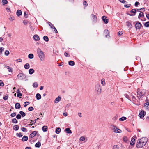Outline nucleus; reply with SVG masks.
I'll list each match as a JSON object with an SVG mask.
<instances>
[{"label": "nucleus", "mask_w": 149, "mask_h": 149, "mask_svg": "<svg viewBox=\"0 0 149 149\" xmlns=\"http://www.w3.org/2000/svg\"><path fill=\"white\" fill-rule=\"evenodd\" d=\"M147 141V139L146 137H143L139 139L137 141L136 147L139 148L142 147L146 144Z\"/></svg>", "instance_id": "1"}, {"label": "nucleus", "mask_w": 149, "mask_h": 149, "mask_svg": "<svg viewBox=\"0 0 149 149\" xmlns=\"http://www.w3.org/2000/svg\"><path fill=\"white\" fill-rule=\"evenodd\" d=\"M37 52L40 60L42 61H44L45 59V56L43 52L39 48L37 49Z\"/></svg>", "instance_id": "2"}, {"label": "nucleus", "mask_w": 149, "mask_h": 149, "mask_svg": "<svg viewBox=\"0 0 149 149\" xmlns=\"http://www.w3.org/2000/svg\"><path fill=\"white\" fill-rule=\"evenodd\" d=\"M146 93L145 90H140L138 89L137 91V97L138 99H140Z\"/></svg>", "instance_id": "3"}, {"label": "nucleus", "mask_w": 149, "mask_h": 149, "mask_svg": "<svg viewBox=\"0 0 149 149\" xmlns=\"http://www.w3.org/2000/svg\"><path fill=\"white\" fill-rule=\"evenodd\" d=\"M111 129L112 131L115 133H120L122 132L121 130L114 125H111Z\"/></svg>", "instance_id": "4"}, {"label": "nucleus", "mask_w": 149, "mask_h": 149, "mask_svg": "<svg viewBox=\"0 0 149 149\" xmlns=\"http://www.w3.org/2000/svg\"><path fill=\"white\" fill-rule=\"evenodd\" d=\"M95 91L97 94L99 95L101 92V88L100 85L97 84L95 86Z\"/></svg>", "instance_id": "5"}, {"label": "nucleus", "mask_w": 149, "mask_h": 149, "mask_svg": "<svg viewBox=\"0 0 149 149\" xmlns=\"http://www.w3.org/2000/svg\"><path fill=\"white\" fill-rule=\"evenodd\" d=\"M18 78L20 80H23L26 78L25 75L22 73H19L17 75Z\"/></svg>", "instance_id": "6"}, {"label": "nucleus", "mask_w": 149, "mask_h": 149, "mask_svg": "<svg viewBox=\"0 0 149 149\" xmlns=\"http://www.w3.org/2000/svg\"><path fill=\"white\" fill-rule=\"evenodd\" d=\"M146 114V113L143 111H142L140 113L139 116L141 118H143L144 117V116Z\"/></svg>", "instance_id": "7"}, {"label": "nucleus", "mask_w": 149, "mask_h": 149, "mask_svg": "<svg viewBox=\"0 0 149 149\" xmlns=\"http://www.w3.org/2000/svg\"><path fill=\"white\" fill-rule=\"evenodd\" d=\"M102 19L105 24H107L108 23V19H107V17L105 16H102Z\"/></svg>", "instance_id": "8"}, {"label": "nucleus", "mask_w": 149, "mask_h": 149, "mask_svg": "<svg viewBox=\"0 0 149 149\" xmlns=\"http://www.w3.org/2000/svg\"><path fill=\"white\" fill-rule=\"evenodd\" d=\"M142 26V25L140 22L137 23L135 24V28L136 29H140Z\"/></svg>", "instance_id": "9"}, {"label": "nucleus", "mask_w": 149, "mask_h": 149, "mask_svg": "<svg viewBox=\"0 0 149 149\" xmlns=\"http://www.w3.org/2000/svg\"><path fill=\"white\" fill-rule=\"evenodd\" d=\"M37 132H38L36 131H33L30 134L29 136L31 137V138L33 137L36 134Z\"/></svg>", "instance_id": "10"}, {"label": "nucleus", "mask_w": 149, "mask_h": 149, "mask_svg": "<svg viewBox=\"0 0 149 149\" xmlns=\"http://www.w3.org/2000/svg\"><path fill=\"white\" fill-rule=\"evenodd\" d=\"M61 99V96H59L55 100L54 102L55 103H58Z\"/></svg>", "instance_id": "11"}, {"label": "nucleus", "mask_w": 149, "mask_h": 149, "mask_svg": "<svg viewBox=\"0 0 149 149\" xmlns=\"http://www.w3.org/2000/svg\"><path fill=\"white\" fill-rule=\"evenodd\" d=\"M65 131L68 134H72V131L69 128H66L65 129Z\"/></svg>", "instance_id": "12"}, {"label": "nucleus", "mask_w": 149, "mask_h": 149, "mask_svg": "<svg viewBox=\"0 0 149 149\" xmlns=\"http://www.w3.org/2000/svg\"><path fill=\"white\" fill-rule=\"evenodd\" d=\"M33 38L36 41H38L40 40V38L39 36L36 34L34 35Z\"/></svg>", "instance_id": "13"}, {"label": "nucleus", "mask_w": 149, "mask_h": 149, "mask_svg": "<svg viewBox=\"0 0 149 149\" xmlns=\"http://www.w3.org/2000/svg\"><path fill=\"white\" fill-rule=\"evenodd\" d=\"M91 17H92V18L93 19V21L94 22H96L97 21V17L95 16L93 14H92L91 15Z\"/></svg>", "instance_id": "14"}, {"label": "nucleus", "mask_w": 149, "mask_h": 149, "mask_svg": "<svg viewBox=\"0 0 149 149\" xmlns=\"http://www.w3.org/2000/svg\"><path fill=\"white\" fill-rule=\"evenodd\" d=\"M15 108L16 109H19L21 107L20 104L19 103H16L15 104Z\"/></svg>", "instance_id": "15"}, {"label": "nucleus", "mask_w": 149, "mask_h": 149, "mask_svg": "<svg viewBox=\"0 0 149 149\" xmlns=\"http://www.w3.org/2000/svg\"><path fill=\"white\" fill-rule=\"evenodd\" d=\"M135 140L134 138H132L131 141L130 143V144L132 145H134L135 144Z\"/></svg>", "instance_id": "16"}, {"label": "nucleus", "mask_w": 149, "mask_h": 149, "mask_svg": "<svg viewBox=\"0 0 149 149\" xmlns=\"http://www.w3.org/2000/svg\"><path fill=\"white\" fill-rule=\"evenodd\" d=\"M130 12H131V13H133L134 14H129V15L130 16H134V15H135L136 13V12L135 11V10H134V9H133L132 10H131Z\"/></svg>", "instance_id": "17"}, {"label": "nucleus", "mask_w": 149, "mask_h": 149, "mask_svg": "<svg viewBox=\"0 0 149 149\" xmlns=\"http://www.w3.org/2000/svg\"><path fill=\"white\" fill-rule=\"evenodd\" d=\"M42 130L43 132H46L47 131L48 128H47V126L45 125V126H44L42 127Z\"/></svg>", "instance_id": "18"}, {"label": "nucleus", "mask_w": 149, "mask_h": 149, "mask_svg": "<svg viewBox=\"0 0 149 149\" xmlns=\"http://www.w3.org/2000/svg\"><path fill=\"white\" fill-rule=\"evenodd\" d=\"M5 67L8 70L9 72H12L13 70L12 68H10V67L7 65H5Z\"/></svg>", "instance_id": "19"}, {"label": "nucleus", "mask_w": 149, "mask_h": 149, "mask_svg": "<svg viewBox=\"0 0 149 149\" xmlns=\"http://www.w3.org/2000/svg\"><path fill=\"white\" fill-rule=\"evenodd\" d=\"M28 137L26 136H24L22 138V140L23 141H27L28 140Z\"/></svg>", "instance_id": "20"}, {"label": "nucleus", "mask_w": 149, "mask_h": 149, "mask_svg": "<svg viewBox=\"0 0 149 149\" xmlns=\"http://www.w3.org/2000/svg\"><path fill=\"white\" fill-rule=\"evenodd\" d=\"M69 65L73 66L75 65V63L74 61H70L68 63Z\"/></svg>", "instance_id": "21"}, {"label": "nucleus", "mask_w": 149, "mask_h": 149, "mask_svg": "<svg viewBox=\"0 0 149 149\" xmlns=\"http://www.w3.org/2000/svg\"><path fill=\"white\" fill-rule=\"evenodd\" d=\"M104 33L105 34H107V33L108 34L107 35H105V37L106 38H108V37H109V32L108 30H105V31H104Z\"/></svg>", "instance_id": "22"}, {"label": "nucleus", "mask_w": 149, "mask_h": 149, "mask_svg": "<svg viewBox=\"0 0 149 149\" xmlns=\"http://www.w3.org/2000/svg\"><path fill=\"white\" fill-rule=\"evenodd\" d=\"M29 72L30 74H31L34 73V70L33 69L31 68L29 70Z\"/></svg>", "instance_id": "23"}, {"label": "nucleus", "mask_w": 149, "mask_h": 149, "mask_svg": "<svg viewBox=\"0 0 149 149\" xmlns=\"http://www.w3.org/2000/svg\"><path fill=\"white\" fill-rule=\"evenodd\" d=\"M17 15L18 16H19L20 15H21L22 14V12L21 10H18L17 11V13H16Z\"/></svg>", "instance_id": "24"}, {"label": "nucleus", "mask_w": 149, "mask_h": 149, "mask_svg": "<svg viewBox=\"0 0 149 149\" xmlns=\"http://www.w3.org/2000/svg\"><path fill=\"white\" fill-rule=\"evenodd\" d=\"M41 146V143L40 142L38 141L35 145V146L36 147L39 148Z\"/></svg>", "instance_id": "25"}, {"label": "nucleus", "mask_w": 149, "mask_h": 149, "mask_svg": "<svg viewBox=\"0 0 149 149\" xmlns=\"http://www.w3.org/2000/svg\"><path fill=\"white\" fill-rule=\"evenodd\" d=\"M144 106L147 109H149V104L148 102L145 103L144 104Z\"/></svg>", "instance_id": "26"}, {"label": "nucleus", "mask_w": 149, "mask_h": 149, "mask_svg": "<svg viewBox=\"0 0 149 149\" xmlns=\"http://www.w3.org/2000/svg\"><path fill=\"white\" fill-rule=\"evenodd\" d=\"M61 131V128L59 127H58L56 129L55 132L56 134H58L60 133Z\"/></svg>", "instance_id": "27"}, {"label": "nucleus", "mask_w": 149, "mask_h": 149, "mask_svg": "<svg viewBox=\"0 0 149 149\" xmlns=\"http://www.w3.org/2000/svg\"><path fill=\"white\" fill-rule=\"evenodd\" d=\"M24 67L25 69H28L30 68V65L28 63H26L24 65Z\"/></svg>", "instance_id": "28"}, {"label": "nucleus", "mask_w": 149, "mask_h": 149, "mask_svg": "<svg viewBox=\"0 0 149 149\" xmlns=\"http://www.w3.org/2000/svg\"><path fill=\"white\" fill-rule=\"evenodd\" d=\"M36 97L37 100H39L41 98V95L39 93H37L36 95Z\"/></svg>", "instance_id": "29"}, {"label": "nucleus", "mask_w": 149, "mask_h": 149, "mask_svg": "<svg viewBox=\"0 0 149 149\" xmlns=\"http://www.w3.org/2000/svg\"><path fill=\"white\" fill-rule=\"evenodd\" d=\"M126 24L127 26L131 28L132 26V25L131 23L128 21H127L126 22Z\"/></svg>", "instance_id": "30"}, {"label": "nucleus", "mask_w": 149, "mask_h": 149, "mask_svg": "<svg viewBox=\"0 0 149 149\" xmlns=\"http://www.w3.org/2000/svg\"><path fill=\"white\" fill-rule=\"evenodd\" d=\"M19 127L18 125H15L13 127V129L15 131L19 129Z\"/></svg>", "instance_id": "31"}, {"label": "nucleus", "mask_w": 149, "mask_h": 149, "mask_svg": "<svg viewBox=\"0 0 149 149\" xmlns=\"http://www.w3.org/2000/svg\"><path fill=\"white\" fill-rule=\"evenodd\" d=\"M28 58L31 59H33V58L34 56L32 54H30L28 56Z\"/></svg>", "instance_id": "32"}, {"label": "nucleus", "mask_w": 149, "mask_h": 149, "mask_svg": "<svg viewBox=\"0 0 149 149\" xmlns=\"http://www.w3.org/2000/svg\"><path fill=\"white\" fill-rule=\"evenodd\" d=\"M43 39L46 42H48L49 41V39L48 37L47 36H44L43 38Z\"/></svg>", "instance_id": "33"}, {"label": "nucleus", "mask_w": 149, "mask_h": 149, "mask_svg": "<svg viewBox=\"0 0 149 149\" xmlns=\"http://www.w3.org/2000/svg\"><path fill=\"white\" fill-rule=\"evenodd\" d=\"M101 84H102L104 86L105 84V79H102L101 80Z\"/></svg>", "instance_id": "34"}, {"label": "nucleus", "mask_w": 149, "mask_h": 149, "mask_svg": "<svg viewBox=\"0 0 149 149\" xmlns=\"http://www.w3.org/2000/svg\"><path fill=\"white\" fill-rule=\"evenodd\" d=\"M19 113L22 116V117H24L25 116L26 114L25 113L22 111H20Z\"/></svg>", "instance_id": "35"}, {"label": "nucleus", "mask_w": 149, "mask_h": 149, "mask_svg": "<svg viewBox=\"0 0 149 149\" xmlns=\"http://www.w3.org/2000/svg\"><path fill=\"white\" fill-rule=\"evenodd\" d=\"M126 119V117H123L119 119V120L120 121H123Z\"/></svg>", "instance_id": "36"}, {"label": "nucleus", "mask_w": 149, "mask_h": 149, "mask_svg": "<svg viewBox=\"0 0 149 149\" xmlns=\"http://www.w3.org/2000/svg\"><path fill=\"white\" fill-rule=\"evenodd\" d=\"M123 141L125 142H127L128 141V138L126 136H125L123 138Z\"/></svg>", "instance_id": "37"}, {"label": "nucleus", "mask_w": 149, "mask_h": 149, "mask_svg": "<svg viewBox=\"0 0 149 149\" xmlns=\"http://www.w3.org/2000/svg\"><path fill=\"white\" fill-rule=\"evenodd\" d=\"M9 19L10 21H12L15 20V17L13 16H10Z\"/></svg>", "instance_id": "38"}, {"label": "nucleus", "mask_w": 149, "mask_h": 149, "mask_svg": "<svg viewBox=\"0 0 149 149\" xmlns=\"http://www.w3.org/2000/svg\"><path fill=\"white\" fill-rule=\"evenodd\" d=\"M12 122L14 123H17V120L15 118H14L12 120Z\"/></svg>", "instance_id": "39"}, {"label": "nucleus", "mask_w": 149, "mask_h": 149, "mask_svg": "<svg viewBox=\"0 0 149 149\" xmlns=\"http://www.w3.org/2000/svg\"><path fill=\"white\" fill-rule=\"evenodd\" d=\"M2 2L3 3V5H4L7 4L8 1L7 0H2Z\"/></svg>", "instance_id": "40"}, {"label": "nucleus", "mask_w": 149, "mask_h": 149, "mask_svg": "<svg viewBox=\"0 0 149 149\" xmlns=\"http://www.w3.org/2000/svg\"><path fill=\"white\" fill-rule=\"evenodd\" d=\"M48 23L52 29H53L54 28V26L50 22H48Z\"/></svg>", "instance_id": "41"}, {"label": "nucleus", "mask_w": 149, "mask_h": 149, "mask_svg": "<svg viewBox=\"0 0 149 149\" xmlns=\"http://www.w3.org/2000/svg\"><path fill=\"white\" fill-rule=\"evenodd\" d=\"M144 26L146 27H149V21L146 22L145 23Z\"/></svg>", "instance_id": "42"}, {"label": "nucleus", "mask_w": 149, "mask_h": 149, "mask_svg": "<svg viewBox=\"0 0 149 149\" xmlns=\"http://www.w3.org/2000/svg\"><path fill=\"white\" fill-rule=\"evenodd\" d=\"M21 129V130L24 132H27V129L25 127H22Z\"/></svg>", "instance_id": "43"}, {"label": "nucleus", "mask_w": 149, "mask_h": 149, "mask_svg": "<svg viewBox=\"0 0 149 149\" xmlns=\"http://www.w3.org/2000/svg\"><path fill=\"white\" fill-rule=\"evenodd\" d=\"M33 86L34 87L36 88L38 86V84L36 82H35L33 84Z\"/></svg>", "instance_id": "44"}, {"label": "nucleus", "mask_w": 149, "mask_h": 149, "mask_svg": "<svg viewBox=\"0 0 149 149\" xmlns=\"http://www.w3.org/2000/svg\"><path fill=\"white\" fill-rule=\"evenodd\" d=\"M16 135L17 136H18L19 137H21L22 136V135L21 133L20 132L17 133Z\"/></svg>", "instance_id": "45"}, {"label": "nucleus", "mask_w": 149, "mask_h": 149, "mask_svg": "<svg viewBox=\"0 0 149 149\" xmlns=\"http://www.w3.org/2000/svg\"><path fill=\"white\" fill-rule=\"evenodd\" d=\"M21 116L20 114H17L16 116V118L17 119H20L21 118Z\"/></svg>", "instance_id": "46"}, {"label": "nucleus", "mask_w": 149, "mask_h": 149, "mask_svg": "<svg viewBox=\"0 0 149 149\" xmlns=\"http://www.w3.org/2000/svg\"><path fill=\"white\" fill-rule=\"evenodd\" d=\"M143 15V13L142 12H141L139 15L138 17L139 18L140 17H142Z\"/></svg>", "instance_id": "47"}, {"label": "nucleus", "mask_w": 149, "mask_h": 149, "mask_svg": "<svg viewBox=\"0 0 149 149\" xmlns=\"http://www.w3.org/2000/svg\"><path fill=\"white\" fill-rule=\"evenodd\" d=\"M34 109V108L32 107H30L28 108V110L29 111H31Z\"/></svg>", "instance_id": "48"}, {"label": "nucleus", "mask_w": 149, "mask_h": 149, "mask_svg": "<svg viewBox=\"0 0 149 149\" xmlns=\"http://www.w3.org/2000/svg\"><path fill=\"white\" fill-rule=\"evenodd\" d=\"M29 102L26 101L24 103V107H26L28 104H29Z\"/></svg>", "instance_id": "49"}, {"label": "nucleus", "mask_w": 149, "mask_h": 149, "mask_svg": "<svg viewBox=\"0 0 149 149\" xmlns=\"http://www.w3.org/2000/svg\"><path fill=\"white\" fill-rule=\"evenodd\" d=\"M9 54V52L8 50H6L5 51V54L6 56H8Z\"/></svg>", "instance_id": "50"}, {"label": "nucleus", "mask_w": 149, "mask_h": 149, "mask_svg": "<svg viewBox=\"0 0 149 149\" xmlns=\"http://www.w3.org/2000/svg\"><path fill=\"white\" fill-rule=\"evenodd\" d=\"M16 115V113L15 112L11 114L10 116L12 117H14Z\"/></svg>", "instance_id": "51"}, {"label": "nucleus", "mask_w": 149, "mask_h": 149, "mask_svg": "<svg viewBox=\"0 0 149 149\" xmlns=\"http://www.w3.org/2000/svg\"><path fill=\"white\" fill-rule=\"evenodd\" d=\"M4 84L1 80H0V86H4Z\"/></svg>", "instance_id": "52"}, {"label": "nucleus", "mask_w": 149, "mask_h": 149, "mask_svg": "<svg viewBox=\"0 0 149 149\" xmlns=\"http://www.w3.org/2000/svg\"><path fill=\"white\" fill-rule=\"evenodd\" d=\"M85 139V138L83 136L81 137L80 138V140L82 141H84Z\"/></svg>", "instance_id": "53"}, {"label": "nucleus", "mask_w": 149, "mask_h": 149, "mask_svg": "<svg viewBox=\"0 0 149 149\" xmlns=\"http://www.w3.org/2000/svg\"><path fill=\"white\" fill-rule=\"evenodd\" d=\"M130 6H131L130 4H128L124 5V6L126 8H129L130 7Z\"/></svg>", "instance_id": "54"}, {"label": "nucleus", "mask_w": 149, "mask_h": 149, "mask_svg": "<svg viewBox=\"0 0 149 149\" xmlns=\"http://www.w3.org/2000/svg\"><path fill=\"white\" fill-rule=\"evenodd\" d=\"M8 96H5L3 97V98L4 100H6L8 99Z\"/></svg>", "instance_id": "55"}, {"label": "nucleus", "mask_w": 149, "mask_h": 149, "mask_svg": "<svg viewBox=\"0 0 149 149\" xmlns=\"http://www.w3.org/2000/svg\"><path fill=\"white\" fill-rule=\"evenodd\" d=\"M119 1L120 2L123 3H125L126 2V1L124 0H119Z\"/></svg>", "instance_id": "56"}, {"label": "nucleus", "mask_w": 149, "mask_h": 149, "mask_svg": "<svg viewBox=\"0 0 149 149\" xmlns=\"http://www.w3.org/2000/svg\"><path fill=\"white\" fill-rule=\"evenodd\" d=\"M39 119V118H38L37 119H36L35 120H31V122H33V123H32L33 124H35V123H36V120H38Z\"/></svg>", "instance_id": "57"}, {"label": "nucleus", "mask_w": 149, "mask_h": 149, "mask_svg": "<svg viewBox=\"0 0 149 149\" xmlns=\"http://www.w3.org/2000/svg\"><path fill=\"white\" fill-rule=\"evenodd\" d=\"M4 48L3 47H1L0 48V53H2V51H3Z\"/></svg>", "instance_id": "58"}, {"label": "nucleus", "mask_w": 149, "mask_h": 149, "mask_svg": "<svg viewBox=\"0 0 149 149\" xmlns=\"http://www.w3.org/2000/svg\"><path fill=\"white\" fill-rule=\"evenodd\" d=\"M83 5L85 6H86L87 5V2L86 1H84L83 2Z\"/></svg>", "instance_id": "59"}, {"label": "nucleus", "mask_w": 149, "mask_h": 149, "mask_svg": "<svg viewBox=\"0 0 149 149\" xmlns=\"http://www.w3.org/2000/svg\"><path fill=\"white\" fill-rule=\"evenodd\" d=\"M22 96V94L21 93H17V97H20Z\"/></svg>", "instance_id": "60"}, {"label": "nucleus", "mask_w": 149, "mask_h": 149, "mask_svg": "<svg viewBox=\"0 0 149 149\" xmlns=\"http://www.w3.org/2000/svg\"><path fill=\"white\" fill-rule=\"evenodd\" d=\"M132 100L134 101L136 100V98L134 96L132 95Z\"/></svg>", "instance_id": "61"}, {"label": "nucleus", "mask_w": 149, "mask_h": 149, "mask_svg": "<svg viewBox=\"0 0 149 149\" xmlns=\"http://www.w3.org/2000/svg\"><path fill=\"white\" fill-rule=\"evenodd\" d=\"M123 33V32L122 31H120L118 33V35H121Z\"/></svg>", "instance_id": "62"}, {"label": "nucleus", "mask_w": 149, "mask_h": 149, "mask_svg": "<svg viewBox=\"0 0 149 149\" xmlns=\"http://www.w3.org/2000/svg\"><path fill=\"white\" fill-rule=\"evenodd\" d=\"M118 148H117V146L115 145L113 147V149H118Z\"/></svg>", "instance_id": "63"}, {"label": "nucleus", "mask_w": 149, "mask_h": 149, "mask_svg": "<svg viewBox=\"0 0 149 149\" xmlns=\"http://www.w3.org/2000/svg\"><path fill=\"white\" fill-rule=\"evenodd\" d=\"M124 96H125V97L126 98L128 99L129 98V96L127 94H125L124 95Z\"/></svg>", "instance_id": "64"}]
</instances>
